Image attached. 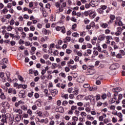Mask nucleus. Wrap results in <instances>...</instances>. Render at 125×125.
I'll use <instances>...</instances> for the list:
<instances>
[{"label": "nucleus", "instance_id": "obj_45", "mask_svg": "<svg viewBox=\"0 0 125 125\" xmlns=\"http://www.w3.org/2000/svg\"><path fill=\"white\" fill-rule=\"evenodd\" d=\"M114 41H115L116 42H120V38L118 37H116L114 38Z\"/></svg>", "mask_w": 125, "mask_h": 125}, {"label": "nucleus", "instance_id": "obj_7", "mask_svg": "<svg viewBox=\"0 0 125 125\" xmlns=\"http://www.w3.org/2000/svg\"><path fill=\"white\" fill-rule=\"evenodd\" d=\"M4 77V73L3 72H0V78H1V79H2L3 83H5V82H6V78L4 77Z\"/></svg>", "mask_w": 125, "mask_h": 125}, {"label": "nucleus", "instance_id": "obj_37", "mask_svg": "<svg viewBox=\"0 0 125 125\" xmlns=\"http://www.w3.org/2000/svg\"><path fill=\"white\" fill-rule=\"evenodd\" d=\"M101 98V96L99 94H98L96 96V100L98 101V100H100Z\"/></svg>", "mask_w": 125, "mask_h": 125}, {"label": "nucleus", "instance_id": "obj_30", "mask_svg": "<svg viewBox=\"0 0 125 125\" xmlns=\"http://www.w3.org/2000/svg\"><path fill=\"white\" fill-rule=\"evenodd\" d=\"M16 35L15 36V38L17 39V40H20V36H19V32H16Z\"/></svg>", "mask_w": 125, "mask_h": 125}, {"label": "nucleus", "instance_id": "obj_58", "mask_svg": "<svg viewBox=\"0 0 125 125\" xmlns=\"http://www.w3.org/2000/svg\"><path fill=\"white\" fill-rule=\"evenodd\" d=\"M15 23V21H14V20L12 19L10 21V25H14Z\"/></svg>", "mask_w": 125, "mask_h": 125}, {"label": "nucleus", "instance_id": "obj_38", "mask_svg": "<svg viewBox=\"0 0 125 125\" xmlns=\"http://www.w3.org/2000/svg\"><path fill=\"white\" fill-rule=\"evenodd\" d=\"M85 36H86V33H85V32L83 31L80 33L81 37H85Z\"/></svg>", "mask_w": 125, "mask_h": 125}, {"label": "nucleus", "instance_id": "obj_32", "mask_svg": "<svg viewBox=\"0 0 125 125\" xmlns=\"http://www.w3.org/2000/svg\"><path fill=\"white\" fill-rule=\"evenodd\" d=\"M72 121L77 122L79 121V118L77 116H73L72 117Z\"/></svg>", "mask_w": 125, "mask_h": 125}, {"label": "nucleus", "instance_id": "obj_44", "mask_svg": "<svg viewBox=\"0 0 125 125\" xmlns=\"http://www.w3.org/2000/svg\"><path fill=\"white\" fill-rule=\"evenodd\" d=\"M102 99H106V98H107V94L105 93L103 94L102 95Z\"/></svg>", "mask_w": 125, "mask_h": 125}, {"label": "nucleus", "instance_id": "obj_46", "mask_svg": "<svg viewBox=\"0 0 125 125\" xmlns=\"http://www.w3.org/2000/svg\"><path fill=\"white\" fill-rule=\"evenodd\" d=\"M12 29H13V27H12L11 26L9 25L7 27V30L9 31H12Z\"/></svg>", "mask_w": 125, "mask_h": 125}, {"label": "nucleus", "instance_id": "obj_8", "mask_svg": "<svg viewBox=\"0 0 125 125\" xmlns=\"http://www.w3.org/2000/svg\"><path fill=\"white\" fill-rule=\"evenodd\" d=\"M7 77V81L9 82L10 83H11L12 80L11 78H10L11 74L10 72H8L7 73L5 74Z\"/></svg>", "mask_w": 125, "mask_h": 125}, {"label": "nucleus", "instance_id": "obj_47", "mask_svg": "<svg viewBox=\"0 0 125 125\" xmlns=\"http://www.w3.org/2000/svg\"><path fill=\"white\" fill-rule=\"evenodd\" d=\"M62 31V34H65V33H66V30H65V27L63 26V27H62V28L61 29Z\"/></svg>", "mask_w": 125, "mask_h": 125}, {"label": "nucleus", "instance_id": "obj_20", "mask_svg": "<svg viewBox=\"0 0 125 125\" xmlns=\"http://www.w3.org/2000/svg\"><path fill=\"white\" fill-rule=\"evenodd\" d=\"M106 43L107 44H110V42H111L110 41V36H106Z\"/></svg>", "mask_w": 125, "mask_h": 125}, {"label": "nucleus", "instance_id": "obj_28", "mask_svg": "<svg viewBox=\"0 0 125 125\" xmlns=\"http://www.w3.org/2000/svg\"><path fill=\"white\" fill-rule=\"evenodd\" d=\"M15 121L17 122H20V121H21V116L18 115L15 119Z\"/></svg>", "mask_w": 125, "mask_h": 125}, {"label": "nucleus", "instance_id": "obj_12", "mask_svg": "<svg viewBox=\"0 0 125 125\" xmlns=\"http://www.w3.org/2000/svg\"><path fill=\"white\" fill-rule=\"evenodd\" d=\"M113 91H115L116 92H120V91H122V88L118 87L116 88H114L113 89Z\"/></svg>", "mask_w": 125, "mask_h": 125}, {"label": "nucleus", "instance_id": "obj_59", "mask_svg": "<svg viewBox=\"0 0 125 125\" xmlns=\"http://www.w3.org/2000/svg\"><path fill=\"white\" fill-rule=\"evenodd\" d=\"M103 104V103H102L101 102H98L97 104V106L100 107Z\"/></svg>", "mask_w": 125, "mask_h": 125}, {"label": "nucleus", "instance_id": "obj_56", "mask_svg": "<svg viewBox=\"0 0 125 125\" xmlns=\"http://www.w3.org/2000/svg\"><path fill=\"white\" fill-rule=\"evenodd\" d=\"M79 36V34L77 32H74L72 34V37H74L75 38H77Z\"/></svg>", "mask_w": 125, "mask_h": 125}, {"label": "nucleus", "instance_id": "obj_17", "mask_svg": "<svg viewBox=\"0 0 125 125\" xmlns=\"http://www.w3.org/2000/svg\"><path fill=\"white\" fill-rule=\"evenodd\" d=\"M47 39H48V37H47V36H45L44 38L42 37L41 39V42H46V41H47Z\"/></svg>", "mask_w": 125, "mask_h": 125}, {"label": "nucleus", "instance_id": "obj_9", "mask_svg": "<svg viewBox=\"0 0 125 125\" xmlns=\"http://www.w3.org/2000/svg\"><path fill=\"white\" fill-rule=\"evenodd\" d=\"M89 15L92 19H93V18H95V16H96V14H95V12H94V11H92L89 13Z\"/></svg>", "mask_w": 125, "mask_h": 125}, {"label": "nucleus", "instance_id": "obj_27", "mask_svg": "<svg viewBox=\"0 0 125 125\" xmlns=\"http://www.w3.org/2000/svg\"><path fill=\"white\" fill-rule=\"evenodd\" d=\"M19 96H20V97L24 98V97H25V93L22 91H20L19 93Z\"/></svg>", "mask_w": 125, "mask_h": 125}, {"label": "nucleus", "instance_id": "obj_50", "mask_svg": "<svg viewBox=\"0 0 125 125\" xmlns=\"http://www.w3.org/2000/svg\"><path fill=\"white\" fill-rule=\"evenodd\" d=\"M64 70H65V72H66V73H68L70 71V67H68V66H66L64 68Z\"/></svg>", "mask_w": 125, "mask_h": 125}, {"label": "nucleus", "instance_id": "obj_52", "mask_svg": "<svg viewBox=\"0 0 125 125\" xmlns=\"http://www.w3.org/2000/svg\"><path fill=\"white\" fill-rule=\"evenodd\" d=\"M34 97H35V98H36V99H38V98H39V97H40V94H39V93H36L34 94Z\"/></svg>", "mask_w": 125, "mask_h": 125}, {"label": "nucleus", "instance_id": "obj_10", "mask_svg": "<svg viewBox=\"0 0 125 125\" xmlns=\"http://www.w3.org/2000/svg\"><path fill=\"white\" fill-rule=\"evenodd\" d=\"M106 38L105 35H100L98 37L99 41H104Z\"/></svg>", "mask_w": 125, "mask_h": 125}, {"label": "nucleus", "instance_id": "obj_62", "mask_svg": "<svg viewBox=\"0 0 125 125\" xmlns=\"http://www.w3.org/2000/svg\"><path fill=\"white\" fill-rule=\"evenodd\" d=\"M110 19L111 20H115V19H116V17L115 16V15H111L110 17Z\"/></svg>", "mask_w": 125, "mask_h": 125}, {"label": "nucleus", "instance_id": "obj_6", "mask_svg": "<svg viewBox=\"0 0 125 125\" xmlns=\"http://www.w3.org/2000/svg\"><path fill=\"white\" fill-rule=\"evenodd\" d=\"M2 106L3 108H6L8 109L9 108V104L7 102H2Z\"/></svg>", "mask_w": 125, "mask_h": 125}, {"label": "nucleus", "instance_id": "obj_43", "mask_svg": "<svg viewBox=\"0 0 125 125\" xmlns=\"http://www.w3.org/2000/svg\"><path fill=\"white\" fill-rule=\"evenodd\" d=\"M65 86H67V85L66 84L62 83L61 85V87L62 88V89H64Z\"/></svg>", "mask_w": 125, "mask_h": 125}, {"label": "nucleus", "instance_id": "obj_57", "mask_svg": "<svg viewBox=\"0 0 125 125\" xmlns=\"http://www.w3.org/2000/svg\"><path fill=\"white\" fill-rule=\"evenodd\" d=\"M98 11L99 13H100V14H102V13H103V12H104L103 9H102L101 8H99L98 10Z\"/></svg>", "mask_w": 125, "mask_h": 125}, {"label": "nucleus", "instance_id": "obj_35", "mask_svg": "<svg viewBox=\"0 0 125 125\" xmlns=\"http://www.w3.org/2000/svg\"><path fill=\"white\" fill-rule=\"evenodd\" d=\"M3 64H6L7 63V62L8 61V60H7V58H4L2 60Z\"/></svg>", "mask_w": 125, "mask_h": 125}, {"label": "nucleus", "instance_id": "obj_1", "mask_svg": "<svg viewBox=\"0 0 125 125\" xmlns=\"http://www.w3.org/2000/svg\"><path fill=\"white\" fill-rule=\"evenodd\" d=\"M125 29V26H118L117 27V31L115 33V36H118L122 34V33Z\"/></svg>", "mask_w": 125, "mask_h": 125}, {"label": "nucleus", "instance_id": "obj_22", "mask_svg": "<svg viewBox=\"0 0 125 125\" xmlns=\"http://www.w3.org/2000/svg\"><path fill=\"white\" fill-rule=\"evenodd\" d=\"M87 120H89V121H94V117L91 116V115H88L86 117Z\"/></svg>", "mask_w": 125, "mask_h": 125}, {"label": "nucleus", "instance_id": "obj_49", "mask_svg": "<svg viewBox=\"0 0 125 125\" xmlns=\"http://www.w3.org/2000/svg\"><path fill=\"white\" fill-rule=\"evenodd\" d=\"M74 114L76 116H79L80 115V111H79L77 109H76V110H75Z\"/></svg>", "mask_w": 125, "mask_h": 125}, {"label": "nucleus", "instance_id": "obj_5", "mask_svg": "<svg viewBox=\"0 0 125 125\" xmlns=\"http://www.w3.org/2000/svg\"><path fill=\"white\" fill-rule=\"evenodd\" d=\"M84 80H85V78L83 76H80L77 81L78 83H83L84 82Z\"/></svg>", "mask_w": 125, "mask_h": 125}, {"label": "nucleus", "instance_id": "obj_34", "mask_svg": "<svg viewBox=\"0 0 125 125\" xmlns=\"http://www.w3.org/2000/svg\"><path fill=\"white\" fill-rule=\"evenodd\" d=\"M119 24V20H118V18H116V20L114 21V26L116 27L117 25Z\"/></svg>", "mask_w": 125, "mask_h": 125}, {"label": "nucleus", "instance_id": "obj_40", "mask_svg": "<svg viewBox=\"0 0 125 125\" xmlns=\"http://www.w3.org/2000/svg\"><path fill=\"white\" fill-rule=\"evenodd\" d=\"M89 22H90V21H89V20H88V19L87 18H85L84 20V24H88V23H89Z\"/></svg>", "mask_w": 125, "mask_h": 125}, {"label": "nucleus", "instance_id": "obj_48", "mask_svg": "<svg viewBox=\"0 0 125 125\" xmlns=\"http://www.w3.org/2000/svg\"><path fill=\"white\" fill-rule=\"evenodd\" d=\"M89 86H90V85L88 83H85V84H84L83 85V87H84V88H88Z\"/></svg>", "mask_w": 125, "mask_h": 125}, {"label": "nucleus", "instance_id": "obj_39", "mask_svg": "<svg viewBox=\"0 0 125 125\" xmlns=\"http://www.w3.org/2000/svg\"><path fill=\"white\" fill-rule=\"evenodd\" d=\"M112 123H116L118 122V119H117V118L114 117L112 119Z\"/></svg>", "mask_w": 125, "mask_h": 125}, {"label": "nucleus", "instance_id": "obj_60", "mask_svg": "<svg viewBox=\"0 0 125 125\" xmlns=\"http://www.w3.org/2000/svg\"><path fill=\"white\" fill-rule=\"evenodd\" d=\"M90 25L92 28H94L95 27V23L94 21H92L90 23Z\"/></svg>", "mask_w": 125, "mask_h": 125}, {"label": "nucleus", "instance_id": "obj_24", "mask_svg": "<svg viewBox=\"0 0 125 125\" xmlns=\"http://www.w3.org/2000/svg\"><path fill=\"white\" fill-rule=\"evenodd\" d=\"M8 12V10H7V9L5 8L3 9V10L1 12V14H2V13H3V14H6V13H7Z\"/></svg>", "mask_w": 125, "mask_h": 125}, {"label": "nucleus", "instance_id": "obj_55", "mask_svg": "<svg viewBox=\"0 0 125 125\" xmlns=\"http://www.w3.org/2000/svg\"><path fill=\"white\" fill-rule=\"evenodd\" d=\"M21 36H22V38H23V39H25V38H26L27 35L26 34V33L23 32L21 33Z\"/></svg>", "mask_w": 125, "mask_h": 125}, {"label": "nucleus", "instance_id": "obj_63", "mask_svg": "<svg viewBox=\"0 0 125 125\" xmlns=\"http://www.w3.org/2000/svg\"><path fill=\"white\" fill-rule=\"evenodd\" d=\"M35 28L34 27L33 25H31L30 27V31H32L33 32H34V31H35Z\"/></svg>", "mask_w": 125, "mask_h": 125}, {"label": "nucleus", "instance_id": "obj_61", "mask_svg": "<svg viewBox=\"0 0 125 125\" xmlns=\"http://www.w3.org/2000/svg\"><path fill=\"white\" fill-rule=\"evenodd\" d=\"M66 52L67 54H70L72 53V50L69 49H67Z\"/></svg>", "mask_w": 125, "mask_h": 125}, {"label": "nucleus", "instance_id": "obj_16", "mask_svg": "<svg viewBox=\"0 0 125 125\" xmlns=\"http://www.w3.org/2000/svg\"><path fill=\"white\" fill-rule=\"evenodd\" d=\"M73 94L74 95H78V94H79V89L75 88L74 91H73Z\"/></svg>", "mask_w": 125, "mask_h": 125}, {"label": "nucleus", "instance_id": "obj_15", "mask_svg": "<svg viewBox=\"0 0 125 125\" xmlns=\"http://www.w3.org/2000/svg\"><path fill=\"white\" fill-rule=\"evenodd\" d=\"M123 98V95L122 94H120L118 97V100L116 101L117 104H119L120 103V100Z\"/></svg>", "mask_w": 125, "mask_h": 125}, {"label": "nucleus", "instance_id": "obj_26", "mask_svg": "<svg viewBox=\"0 0 125 125\" xmlns=\"http://www.w3.org/2000/svg\"><path fill=\"white\" fill-rule=\"evenodd\" d=\"M8 118V117H7V114H6L5 116V119H2L1 120V122H2V123H3V124H4V123H6V120H7V119Z\"/></svg>", "mask_w": 125, "mask_h": 125}, {"label": "nucleus", "instance_id": "obj_36", "mask_svg": "<svg viewBox=\"0 0 125 125\" xmlns=\"http://www.w3.org/2000/svg\"><path fill=\"white\" fill-rule=\"evenodd\" d=\"M81 116L82 118H84V117H86V113L85 112H82L81 113Z\"/></svg>", "mask_w": 125, "mask_h": 125}, {"label": "nucleus", "instance_id": "obj_51", "mask_svg": "<svg viewBox=\"0 0 125 125\" xmlns=\"http://www.w3.org/2000/svg\"><path fill=\"white\" fill-rule=\"evenodd\" d=\"M60 76H61V77H62V78H66V74L63 72H62L60 74Z\"/></svg>", "mask_w": 125, "mask_h": 125}, {"label": "nucleus", "instance_id": "obj_54", "mask_svg": "<svg viewBox=\"0 0 125 125\" xmlns=\"http://www.w3.org/2000/svg\"><path fill=\"white\" fill-rule=\"evenodd\" d=\"M77 105H78L79 107H82V106H83V103L81 102H78V103H77Z\"/></svg>", "mask_w": 125, "mask_h": 125}, {"label": "nucleus", "instance_id": "obj_18", "mask_svg": "<svg viewBox=\"0 0 125 125\" xmlns=\"http://www.w3.org/2000/svg\"><path fill=\"white\" fill-rule=\"evenodd\" d=\"M21 108L23 111H27L28 110V106L27 105H23L21 106Z\"/></svg>", "mask_w": 125, "mask_h": 125}, {"label": "nucleus", "instance_id": "obj_25", "mask_svg": "<svg viewBox=\"0 0 125 125\" xmlns=\"http://www.w3.org/2000/svg\"><path fill=\"white\" fill-rule=\"evenodd\" d=\"M78 109V106L77 105H72L71 107V110L72 111H76Z\"/></svg>", "mask_w": 125, "mask_h": 125}, {"label": "nucleus", "instance_id": "obj_64", "mask_svg": "<svg viewBox=\"0 0 125 125\" xmlns=\"http://www.w3.org/2000/svg\"><path fill=\"white\" fill-rule=\"evenodd\" d=\"M117 116L119 117V118H123V114H122L121 112L117 113Z\"/></svg>", "mask_w": 125, "mask_h": 125}, {"label": "nucleus", "instance_id": "obj_13", "mask_svg": "<svg viewBox=\"0 0 125 125\" xmlns=\"http://www.w3.org/2000/svg\"><path fill=\"white\" fill-rule=\"evenodd\" d=\"M42 32L44 35H47V34H49V33H50V31L48 30H47L45 28H43L42 30Z\"/></svg>", "mask_w": 125, "mask_h": 125}, {"label": "nucleus", "instance_id": "obj_11", "mask_svg": "<svg viewBox=\"0 0 125 125\" xmlns=\"http://www.w3.org/2000/svg\"><path fill=\"white\" fill-rule=\"evenodd\" d=\"M89 91H96L97 90V86H93L89 87Z\"/></svg>", "mask_w": 125, "mask_h": 125}, {"label": "nucleus", "instance_id": "obj_14", "mask_svg": "<svg viewBox=\"0 0 125 125\" xmlns=\"http://www.w3.org/2000/svg\"><path fill=\"white\" fill-rule=\"evenodd\" d=\"M51 93L53 95V96H55L56 94H57V90L56 89H53L51 90Z\"/></svg>", "mask_w": 125, "mask_h": 125}, {"label": "nucleus", "instance_id": "obj_21", "mask_svg": "<svg viewBox=\"0 0 125 125\" xmlns=\"http://www.w3.org/2000/svg\"><path fill=\"white\" fill-rule=\"evenodd\" d=\"M118 26H119V27H125V26H124V23H123V21H122L120 20H118Z\"/></svg>", "mask_w": 125, "mask_h": 125}, {"label": "nucleus", "instance_id": "obj_2", "mask_svg": "<svg viewBox=\"0 0 125 125\" xmlns=\"http://www.w3.org/2000/svg\"><path fill=\"white\" fill-rule=\"evenodd\" d=\"M66 5L67 3L65 2H63L61 6L59 7V11H56V13H58V14H59L60 12H63V11H64V7H66Z\"/></svg>", "mask_w": 125, "mask_h": 125}, {"label": "nucleus", "instance_id": "obj_31", "mask_svg": "<svg viewBox=\"0 0 125 125\" xmlns=\"http://www.w3.org/2000/svg\"><path fill=\"white\" fill-rule=\"evenodd\" d=\"M60 3L59 2H56L55 4V6L57 7V8H59V7H60Z\"/></svg>", "mask_w": 125, "mask_h": 125}, {"label": "nucleus", "instance_id": "obj_53", "mask_svg": "<svg viewBox=\"0 0 125 125\" xmlns=\"http://www.w3.org/2000/svg\"><path fill=\"white\" fill-rule=\"evenodd\" d=\"M55 45L54 44V43L50 44V46L48 47L49 49H52V48H53V47H54Z\"/></svg>", "mask_w": 125, "mask_h": 125}, {"label": "nucleus", "instance_id": "obj_29", "mask_svg": "<svg viewBox=\"0 0 125 125\" xmlns=\"http://www.w3.org/2000/svg\"><path fill=\"white\" fill-rule=\"evenodd\" d=\"M43 58H44V59H45V60H47V59H48V58H49V55L44 54L43 55Z\"/></svg>", "mask_w": 125, "mask_h": 125}, {"label": "nucleus", "instance_id": "obj_3", "mask_svg": "<svg viewBox=\"0 0 125 125\" xmlns=\"http://www.w3.org/2000/svg\"><path fill=\"white\" fill-rule=\"evenodd\" d=\"M99 2H100V0H92L90 2V5L92 6V7H94L97 6L99 4Z\"/></svg>", "mask_w": 125, "mask_h": 125}, {"label": "nucleus", "instance_id": "obj_41", "mask_svg": "<svg viewBox=\"0 0 125 125\" xmlns=\"http://www.w3.org/2000/svg\"><path fill=\"white\" fill-rule=\"evenodd\" d=\"M97 50L99 52H101V47H100V45H99V44L97 43Z\"/></svg>", "mask_w": 125, "mask_h": 125}, {"label": "nucleus", "instance_id": "obj_4", "mask_svg": "<svg viewBox=\"0 0 125 125\" xmlns=\"http://www.w3.org/2000/svg\"><path fill=\"white\" fill-rule=\"evenodd\" d=\"M120 67V65L118 63H114L112 64L110 66V70H116V69H118V68Z\"/></svg>", "mask_w": 125, "mask_h": 125}, {"label": "nucleus", "instance_id": "obj_42", "mask_svg": "<svg viewBox=\"0 0 125 125\" xmlns=\"http://www.w3.org/2000/svg\"><path fill=\"white\" fill-rule=\"evenodd\" d=\"M80 60V57H79V56H75V58H74V61H75V62H79Z\"/></svg>", "mask_w": 125, "mask_h": 125}, {"label": "nucleus", "instance_id": "obj_23", "mask_svg": "<svg viewBox=\"0 0 125 125\" xmlns=\"http://www.w3.org/2000/svg\"><path fill=\"white\" fill-rule=\"evenodd\" d=\"M0 98L1 99L3 100L6 98V97H5V95H4V93H0Z\"/></svg>", "mask_w": 125, "mask_h": 125}, {"label": "nucleus", "instance_id": "obj_33", "mask_svg": "<svg viewBox=\"0 0 125 125\" xmlns=\"http://www.w3.org/2000/svg\"><path fill=\"white\" fill-rule=\"evenodd\" d=\"M16 113H18L19 115H22V114H23V111L21 109H17Z\"/></svg>", "mask_w": 125, "mask_h": 125}, {"label": "nucleus", "instance_id": "obj_19", "mask_svg": "<svg viewBox=\"0 0 125 125\" xmlns=\"http://www.w3.org/2000/svg\"><path fill=\"white\" fill-rule=\"evenodd\" d=\"M100 26L101 27H102L103 28L106 29V28L108 27V24L103 23L100 24Z\"/></svg>", "mask_w": 125, "mask_h": 125}]
</instances>
